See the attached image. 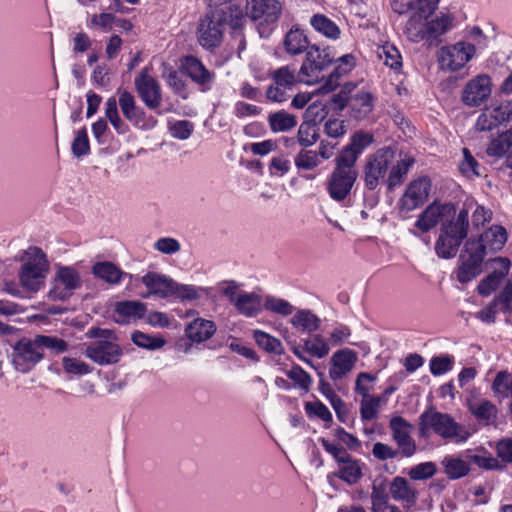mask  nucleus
<instances>
[{
    "label": "nucleus",
    "instance_id": "nucleus-1",
    "mask_svg": "<svg viewBox=\"0 0 512 512\" xmlns=\"http://www.w3.org/2000/svg\"><path fill=\"white\" fill-rule=\"evenodd\" d=\"M329 103L334 111L349 108L350 116L357 120L366 119L374 109L375 97L367 91L357 90L356 84L347 82L341 86L337 94H333Z\"/></svg>",
    "mask_w": 512,
    "mask_h": 512
},
{
    "label": "nucleus",
    "instance_id": "nucleus-2",
    "mask_svg": "<svg viewBox=\"0 0 512 512\" xmlns=\"http://www.w3.org/2000/svg\"><path fill=\"white\" fill-rule=\"evenodd\" d=\"M418 426L421 436H427L430 431H433L443 439H453L458 443L465 442L470 436L451 415L439 412L432 406L419 416Z\"/></svg>",
    "mask_w": 512,
    "mask_h": 512
},
{
    "label": "nucleus",
    "instance_id": "nucleus-3",
    "mask_svg": "<svg viewBox=\"0 0 512 512\" xmlns=\"http://www.w3.org/2000/svg\"><path fill=\"white\" fill-rule=\"evenodd\" d=\"M142 283L148 288L149 293L152 295H156L160 298L173 297L181 301L198 300L201 297V292L204 291L201 287L180 284L172 278L155 272L145 274L142 277Z\"/></svg>",
    "mask_w": 512,
    "mask_h": 512
},
{
    "label": "nucleus",
    "instance_id": "nucleus-4",
    "mask_svg": "<svg viewBox=\"0 0 512 512\" xmlns=\"http://www.w3.org/2000/svg\"><path fill=\"white\" fill-rule=\"evenodd\" d=\"M468 217V210L463 208L454 220L443 223L435 244V251L439 257L450 259L456 255L459 246L468 234Z\"/></svg>",
    "mask_w": 512,
    "mask_h": 512
},
{
    "label": "nucleus",
    "instance_id": "nucleus-5",
    "mask_svg": "<svg viewBox=\"0 0 512 512\" xmlns=\"http://www.w3.org/2000/svg\"><path fill=\"white\" fill-rule=\"evenodd\" d=\"M24 263L19 270V280L23 288L37 292L44 285L49 271V262L45 253L38 247L32 246L25 251Z\"/></svg>",
    "mask_w": 512,
    "mask_h": 512
},
{
    "label": "nucleus",
    "instance_id": "nucleus-6",
    "mask_svg": "<svg viewBox=\"0 0 512 512\" xmlns=\"http://www.w3.org/2000/svg\"><path fill=\"white\" fill-rule=\"evenodd\" d=\"M228 24V12L223 8L208 11L200 19L197 28L199 44L205 49L218 47L223 38V33Z\"/></svg>",
    "mask_w": 512,
    "mask_h": 512
},
{
    "label": "nucleus",
    "instance_id": "nucleus-7",
    "mask_svg": "<svg viewBox=\"0 0 512 512\" xmlns=\"http://www.w3.org/2000/svg\"><path fill=\"white\" fill-rule=\"evenodd\" d=\"M321 444L339 466L334 476L348 485L357 484L363 476L362 468L364 464L359 459L352 457L347 449L341 445L331 443L325 438L321 439Z\"/></svg>",
    "mask_w": 512,
    "mask_h": 512
},
{
    "label": "nucleus",
    "instance_id": "nucleus-8",
    "mask_svg": "<svg viewBox=\"0 0 512 512\" xmlns=\"http://www.w3.org/2000/svg\"><path fill=\"white\" fill-rule=\"evenodd\" d=\"M334 61L330 49L320 50L317 45H311L306 52V59L298 72L300 82L313 84L318 82L323 76L321 72Z\"/></svg>",
    "mask_w": 512,
    "mask_h": 512
},
{
    "label": "nucleus",
    "instance_id": "nucleus-9",
    "mask_svg": "<svg viewBox=\"0 0 512 512\" xmlns=\"http://www.w3.org/2000/svg\"><path fill=\"white\" fill-rule=\"evenodd\" d=\"M395 159V150L386 146L378 149L367 158L364 166V183L368 190H375L380 180L384 182L389 166Z\"/></svg>",
    "mask_w": 512,
    "mask_h": 512
},
{
    "label": "nucleus",
    "instance_id": "nucleus-10",
    "mask_svg": "<svg viewBox=\"0 0 512 512\" xmlns=\"http://www.w3.org/2000/svg\"><path fill=\"white\" fill-rule=\"evenodd\" d=\"M81 287L82 279L76 269L70 266H59L48 296L52 300L66 301L74 294L75 290Z\"/></svg>",
    "mask_w": 512,
    "mask_h": 512
},
{
    "label": "nucleus",
    "instance_id": "nucleus-11",
    "mask_svg": "<svg viewBox=\"0 0 512 512\" xmlns=\"http://www.w3.org/2000/svg\"><path fill=\"white\" fill-rule=\"evenodd\" d=\"M430 189L431 181L427 176L411 181L398 201L400 211L411 212L424 205L428 200Z\"/></svg>",
    "mask_w": 512,
    "mask_h": 512
},
{
    "label": "nucleus",
    "instance_id": "nucleus-12",
    "mask_svg": "<svg viewBox=\"0 0 512 512\" xmlns=\"http://www.w3.org/2000/svg\"><path fill=\"white\" fill-rule=\"evenodd\" d=\"M492 92L491 78L487 74H478L469 80L461 93V101L465 106L474 108L485 103Z\"/></svg>",
    "mask_w": 512,
    "mask_h": 512
},
{
    "label": "nucleus",
    "instance_id": "nucleus-13",
    "mask_svg": "<svg viewBox=\"0 0 512 512\" xmlns=\"http://www.w3.org/2000/svg\"><path fill=\"white\" fill-rule=\"evenodd\" d=\"M475 54V46L465 42L443 47L439 55V63L443 69L458 71L468 63Z\"/></svg>",
    "mask_w": 512,
    "mask_h": 512
},
{
    "label": "nucleus",
    "instance_id": "nucleus-14",
    "mask_svg": "<svg viewBox=\"0 0 512 512\" xmlns=\"http://www.w3.org/2000/svg\"><path fill=\"white\" fill-rule=\"evenodd\" d=\"M512 120V101H503L499 105L485 108L478 116L475 129L479 132L492 131Z\"/></svg>",
    "mask_w": 512,
    "mask_h": 512
},
{
    "label": "nucleus",
    "instance_id": "nucleus-15",
    "mask_svg": "<svg viewBox=\"0 0 512 512\" xmlns=\"http://www.w3.org/2000/svg\"><path fill=\"white\" fill-rule=\"evenodd\" d=\"M135 89L149 109H156L162 101L161 87L158 81L149 75V68L144 67L134 80Z\"/></svg>",
    "mask_w": 512,
    "mask_h": 512
},
{
    "label": "nucleus",
    "instance_id": "nucleus-16",
    "mask_svg": "<svg viewBox=\"0 0 512 512\" xmlns=\"http://www.w3.org/2000/svg\"><path fill=\"white\" fill-rule=\"evenodd\" d=\"M86 356L98 365H112L119 362L123 350L112 340L99 339L87 345Z\"/></svg>",
    "mask_w": 512,
    "mask_h": 512
},
{
    "label": "nucleus",
    "instance_id": "nucleus-17",
    "mask_svg": "<svg viewBox=\"0 0 512 512\" xmlns=\"http://www.w3.org/2000/svg\"><path fill=\"white\" fill-rule=\"evenodd\" d=\"M477 247H468L464 244V250L459 257L461 264L457 270V280L460 283H468L482 272L481 266L485 256L479 252L481 245Z\"/></svg>",
    "mask_w": 512,
    "mask_h": 512
},
{
    "label": "nucleus",
    "instance_id": "nucleus-18",
    "mask_svg": "<svg viewBox=\"0 0 512 512\" xmlns=\"http://www.w3.org/2000/svg\"><path fill=\"white\" fill-rule=\"evenodd\" d=\"M507 231L501 225H492L489 229L484 231L478 239L469 238L466 241V246L478 248L481 245L479 251L483 256H486L487 252L497 253L499 252L507 242Z\"/></svg>",
    "mask_w": 512,
    "mask_h": 512
},
{
    "label": "nucleus",
    "instance_id": "nucleus-19",
    "mask_svg": "<svg viewBox=\"0 0 512 512\" xmlns=\"http://www.w3.org/2000/svg\"><path fill=\"white\" fill-rule=\"evenodd\" d=\"M357 177L358 172L334 169L327 181V192L329 196L337 202L345 200L350 194Z\"/></svg>",
    "mask_w": 512,
    "mask_h": 512
},
{
    "label": "nucleus",
    "instance_id": "nucleus-20",
    "mask_svg": "<svg viewBox=\"0 0 512 512\" xmlns=\"http://www.w3.org/2000/svg\"><path fill=\"white\" fill-rule=\"evenodd\" d=\"M392 438L398 445L403 457H411L416 452L415 441L410 436L412 425L401 416H394L389 421Z\"/></svg>",
    "mask_w": 512,
    "mask_h": 512
},
{
    "label": "nucleus",
    "instance_id": "nucleus-21",
    "mask_svg": "<svg viewBox=\"0 0 512 512\" xmlns=\"http://www.w3.org/2000/svg\"><path fill=\"white\" fill-rule=\"evenodd\" d=\"M43 357L44 353L35 345V337L33 339L23 338L14 345V364L17 368L21 365H26L25 368L20 369L21 371L35 366Z\"/></svg>",
    "mask_w": 512,
    "mask_h": 512
},
{
    "label": "nucleus",
    "instance_id": "nucleus-22",
    "mask_svg": "<svg viewBox=\"0 0 512 512\" xmlns=\"http://www.w3.org/2000/svg\"><path fill=\"white\" fill-rule=\"evenodd\" d=\"M246 14L252 20H263L270 24L278 20L281 13V4L278 0H247Z\"/></svg>",
    "mask_w": 512,
    "mask_h": 512
},
{
    "label": "nucleus",
    "instance_id": "nucleus-23",
    "mask_svg": "<svg viewBox=\"0 0 512 512\" xmlns=\"http://www.w3.org/2000/svg\"><path fill=\"white\" fill-rule=\"evenodd\" d=\"M455 212L454 204H438L434 201L419 215L415 226L422 232H428L438 224L442 217L454 215Z\"/></svg>",
    "mask_w": 512,
    "mask_h": 512
},
{
    "label": "nucleus",
    "instance_id": "nucleus-24",
    "mask_svg": "<svg viewBox=\"0 0 512 512\" xmlns=\"http://www.w3.org/2000/svg\"><path fill=\"white\" fill-rule=\"evenodd\" d=\"M182 69L193 82L201 87V91L206 92L211 89V83L215 75L206 69L198 58L186 56L182 64Z\"/></svg>",
    "mask_w": 512,
    "mask_h": 512
},
{
    "label": "nucleus",
    "instance_id": "nucleus-25",
    "mask_svg": "<svg viewBox=\"0 0 512 512\" xmlns=\"http://www.w3.org/2000/svg\"><path fill=\"white\" fill-rule=\"evenodd\" d=\"M146 311V304L141 301H117L114 305V321L118 324H128L132 320L142 319Z\"/></svg>",
    "mask_w": 512,
    "mask_h": 512
},
{
    "label": "nucleus",
    "instance_id": "nucleus-26",
    "mask_svg": "<svg viewBox=\"0 0 512 512\" xmlns=\"http://www.w3.org/2000/svg\"><path fill=\"white\" fill-rule=\"evenodd\" d=\"M492 261L498 263L500 269L489 273L479 282L477 291L483 297L489 296L499 287L501 280L508 275L511 267V262L506 257H496Z\"/></svg>",
    "mask_w": 512,
    "mask_h": 512
},
{
    "label": "nucleus",
    "instance_id": "nucleus-27",
    "mask_svg": "<svg viewBox=\"0 0 512 512\" xmlns=\"http://www.w3.org/2000/svg\"><path fill=\"white\" fill-rule=\"evenodd\" d=\"M471 415L483 426L494 425L498 418V408L487 399H472L467 401Z\"/></svg>",
    "mask_w": 512,
    "mask_h": 512
},
{
    "label": "nucleus",
    "instance_id": "nucleus-28",
    "mask_svg": "<svg viewBox=\"0 0 512 512\" xmlns=\"http://www.w3.org/2000/svg\"><path fill=\"white\" fill-rule=\"evenodd\" d=\"M356 360V352L351 349L345 348L335 352L331 357V368L329 370L330 378L332 380L343 378L352 370Z\"/></svg>",
    "mask_w": 512,
    "mask_h": 512
},
{
    "label": "nucleus",
    "instance_id": "nucleus-29",
    "mask_svg": "<svg viewBox=\"0 0 512 512\" xmlns=\"http://www.w3.org/2000/svg\"><path fill=\"white\" fill-rule=\"evenodd\" d=\"M453 20L451 14L442 13L440 17L428 21L417 33L421 39L436 40L448 31Z\"/></svg>",
    "mask_w": 512,
    "mask_h": 512
},
{
    "label": "nucleus",
    "instance_id": "nucleus-30",
    "mask_svg": "<svg viewBox=\"0 0 512 512\" xmlns=\"http://www.w3.org/2000/svg\"><path fill=\"white\" fill-rule=\"evenodd\" d=\"M217 327L211 320L196 318L185 328V335L192 342L201 343L210 339L216 332Z\"/></svg>",
    "mask_w": 512,
    "mask_h": 512
},
{
    "label": "nucleus",
    "instance_id": "nucleus-31",
    "mask_svg": "<svg viewBox=\"0 0 512 512\" xmlns=\"http://www.w3.org/2000/svg\"><path fill=\"white\" fill-rule=\"evenodd\" d=\"M119 106L125 119L134 125H138L144 119V111L141 107L136 105L134 96L127 90L118 89Z\"/></svg>",
    "mask_w": 512,
    "mask_h": 512
},
{
    "label": "nucleus",
    "instance_id": "nucleus-32",
    "mask_svg": "<svg viewBox=\"0 0 512 512\" xmlns=\"http://www.w3.org/2000/svg\"><path fill=\"white\" fill-rule=\"evenodd\" d=\"M390 493L395 501L406 502L409 506H413L417 502L418 492L403 477L397 476L392 479Z\"/></svg>",
    "mask_w": 512,
    "mask_h": 512
},
{
    "label": "nucleus",
    "instance_id": "nucleus-33",
    "mask_svg": "<svg viewBox=\"0 0 512 512\" xmlns=\"http://www.w3.org/2000/svg\"><path fill=\"white\" fill-rule=\"evenodd\" d=\"M284 48L290 55H299L307 52L310 48L309 41L304 31L297 26H293L285 35Z\"/></svg>",
    "mask_w": 512,
    "mask_h": 512
},
{
    "label": "nucleus",
    "instance_id": "nucleus-34",
    "mask_svg": "<svg viewBox=\"0 0 512 512\" xmlns=\"http://www.w3.org/2000/svg\"><path fill=\"white\" fill-rule=\"evenodd\" d=\"M239 314L246 317H255L261 310V297L254 292H240L233 304Z\"/></svg>",
    "mask_w": 512,
    "mask_h": 512
},
{
    "label": "nucleus",
    "instance_id": "nucleus-35",
    "mask_svg": "<svg viewBox=\"0 0 512 512\" xmlns=\"http://www.w3.org/2000/svg\"><path fill=\"white\" fill-rule=\"evenodd\" d=\"M290 323L295 329L311 334L319 329L321 320L311 310L301 309L294 314Z\"/></svg>",
    "mask_w": 512,
    "mask_h": 512
},
{
    "label": "nucleus",
    "instance_id": "nucleus-36",
    "mask_svg": "<svg viewBox=\"0 0 512 512\" xmlns=\"http://www.w3.org/2000/svg\"><path fill=\"white\" fill-rule=\"evenodd\" d=\"M272 132H288L297 126V117L285 110L270 113L267 118Z\"/></svg>",
    "mask_w": 512,
    "mask_h": 512
},
{
    "label": "nucleus",
    "instance_id": "nucleus-37",
    "mask_svg": "<svg viewBox=\"0 0 512 512\" xmlns=\"http://www.w3.org/2000/svg\"><path fill=\"white\" fill-rule=\"evenodd\" d=\"M440 0H416L412 4V8L415 10L411 18L407 23V30L412 27L416 28V24H419L423 19H427L431 16L434 11L438 8Z\"/></svg>",
    "mask_w": 512,
    "mask_h": 512
},
{
    "label": "nucleus",
    "instance_id": "nucleus-38",
    "mask_svg": "<svg viewBox=\"0 0 512 512\" xmlns=\"http://www.w3.org/2000/svg\"><path fill=\"white\" fill-rule=\"evenodd\" d=\"M414 162L413 158L407 157L391 167L388 178L385 181L389 191H393L395 187L403 183L404 178L413 166Z\"/></svg>",
    "mask_w": 512,
    "mask_h": 512
},
{
    "label": "nucleus",
    "instance_id": "nucleus-39",
    "mask_svg": "<svg viewBox=\"0 0 512 512\" xmlns=\"http://www.w3.org/2000/svg\"><path fill=\"white\" fill-rule=\"evenodd\" d=\"M93 274L110 284H117L126 275L115 264L111 262H97L92 267Z\"/></svg>",
    "mask_w": 512,
    "mask_h": 512
},
{
    "label": "nucleus",
    "instance_id": "nucleus-40",
    "mask_svg": "<svg viewBox=\"0 0 512 512\" xmlns=\"http://www.w3.org/2000/svg\"><path fill=\"white\" fill-rule=\"evenodd\" d=\"M442 465L447 477L450 480L460 479L470 472V467L467 461L453 456H446L442 460Z\"/></svg>",
    "mask_w": 512,
    "mask_h": 512
},
{
    "label": "nucleus",
    "instance_id": "nucleus-41",
    "mask_svg": "<svg viewBox=\"0 0 512 512\" xmlns=\"http://www.w3.org/2000/svg\"><path fill=\"white\" fill-rule=\"evenodd\" d=\"M35 345L42 353L47 350L53 355H59L68 350V343L64 339L50 335H36Z\"/></svg>",
    "mask_w": 512,
    "mask_h": 512
},
{
    "label": "nucleus",
    "instance_id": "nucleus-42",
    "mask_svg": "<svg viewBox=\"0 0 512 512\" xmlns=\"http://www.w3.org/2000/svg\"><path fill=\"white\" fill-rule=\"evenodd\" d=\"M310 24L316 31L322 33L328 38L337 39L340 36L339 27L323 14L313 15L311 17Z\"/></svg>",
    "mask_w": 512,
    "mask_h": 512
},
{
    "label": "nucleus",
    "instance_id": "nucleus-43",
    "mask_svg": "<svg viewBox=\"0 0 512 512\" xmlns=\"http://www.w3.org/2000/svg\"><path fill=\"white\" fill-rule=\"evenodd\" d=\"M328 107L332 109L329 101L327 103L317 101L311 103L304 112L303 121L317 127L327 117L329 113Z\"/></svg>",
    "mask_w": 512,
    "mask_h": 512
},
{
    "label": "nucleus",
    "instance_id": "nucleus-44",
    "mask_svg": "<svg viewBox=\"0 0 512 512\" xmlns=\"http://www.w3.org/2000/svg\"><path fill=\"white\" fill-rule=\"evenodd\" d=\"M253 338L257 345L266 352L273 353L276 355H281L283 353V346L278 338L262 330H254Z\"/></svg>",
    "mask_w": 512,
    "mask_h": 512
},
{
    "label": "nucleus",
    "instance_id": "nucleus-45",
    "mask_svg": "<svg viewBox=\"0 0 512 512\" xmlns=\"http://www.w3.org/2000/svg\"><path fill=\"white\" fill-rule=\"evenodd\" d=\"M494 395L500 399L512 397V378L507 371H499L491 385Z\"/></svg>",
    "mask_w": 512,
    "mask_h": 512
},
{
    "label": "nucleus",
    "instance_id": "nucleus-46",
    "mask_svg": "<svg viewBox=\"0 0 512 512\" xmlns=\"http://www.w3.org/2000/svg\"><path fill=\"white\" fill-rule=\"evenodd\" d=\"M131 340L136 346L147 350H157L166 344V340L164 338L154 337L141 331L133 332L131 335Z\"/></svg>",
    "mask_w": 512,
    "mask_h": 512
},
{
    "label": "nucleus",
    "instance_id": "nucleus-47",
    "mask_svg": "<svg viewBox=\"0 0 512 512\" xmlns=\"http://www.w3.org/2000/svg\"><path fill=\"white\" fill-rule=\"evenodd\" d=\"M383 398L381 396H370L362 399L360 404V415L363 421H372L378 417L379 408Z\"/></svg>",
    "mask_w": 512,
    "mask_h": 512
},
{
    "label": "nucleus",
    "instance_id": "nucleus-48",
    "mask_svg": "<svg viewBox=\"0 0 512 512\" xmlns=\"http://www.w3.org/2000/svg\"><path fill=\"white\" fill-rule=\"evenodd\" d=\"M359 155L349 145H346L335 159V168L347 172H357L355 168Z\"/></svg>",
    "mask_w": 512,
    "mask_h": 512
},
{
    "label": "nucleus",
    "instance_id": "nucleus-49",
    "mask_svg": "<svg viewBox=\"0 0 512 512\" xmlns=\"http://www.w3.org/2000/svg\"><path fill=\"white\" fill-rule=\"evenodd\" d=\"M304 350L310 353L313 356L318 358H323L328 355L330 348L323 336L320 334H316L312 337V339H304Z\"/></svg>",
    "mask_w": 512,
    "mask_h": 512
},
{
    "label": "nucleus",
    "instance_id": "nucleus-50",
    "mask_svg": "<svg viewBox=\"0 0 512 512\" xmlns=\"http://www.w3.org/2000/svg\"><path fill=\"white\" fill-rule=\"evenodd\" d=\"M289 379L294 382V386L300 388L307 393L312 384L311 376L299 365L295 364L286 372Z\"/></svg>",
    "mask_w": 512,
    "mask_h": 512
},
{
    "label": "nucleus",
    "instance_id": "nucleus-51",
    "mask_svg": "<svg viewBox=\"0 0 512 512\" xmlns=\"http://www.w3.org/2000/svg\"><path fill=\"white\" fill-rule=\"evenodd\" d=\"M271 77L276 85L283 86L285 88L291 87L297 82V80L299 81L298 75H295V69L291 68L289 65L276 69L272 73Z\"/></svg>",
    "mask_w": 512,
    "mask_h": 512
},
{
    "label": "nucleus",
    "instance_id": "nucleus-52",
    "mask_svg": "<svg viewBox=\"0 0 512 512\" xmlns=\"http://www.w3.org/2000/svg\"><path fill=\"white\" fill-rule=\"evenodd\" d=\"M264 309L282 316H288L292 314L294 307L284 299L267 296L264 302Z\"/></svg>",
    "mask_w": 512,
    "mask_h": 512
},
{
    "label": "nucleus",
    "instance_id": "nucleus-53",
    "mask_svg": "<svg viewBox=\"0 0 512 512\" xmlns=\"http://www.w3.org/2000/svg\"><path fill=\"white\" fill-rule=\"evenodd\" d=\"M297 139L303 147L312 146L319 139L318 128L303 121L299 126Z\"/></svg>",
    "mask_w": 512,
    "mask_h": 512
},
{
    "label": "nucleus",
    "instance_id": "nucleus-54",
    "mask_svg": "<svg viewBox=\"0 0 512 512\" xmlns=\"http://www.w3.org/2000/svg\"><path fill=\"white\" fill-rule=\"evenodd\" d=\"M72 153L75 157H83L90 152V143L88 139L87 129L85 127L76 132L75 138L71 145Z\"/></svg>",
    "mask_w": 512,
    "mask_h": 512
},
{
    "label": "nucleus",
    "instance_id": "nucleus-55",
    "mask_svg": "<svg viewBox=\"0 0 512 512\" xmlns=\"http://www.w3.org/2000/svg\"><path fill=\"white\" fill-rule=\"evenodd\" d=\"M437 472V467L433 462H423L413 466L408 475L410 479L419 481L433 477Z\"/></svg>",
    "mask_w": 512,
    "mask_h": 512
},
{
    "label": "nucleus",
    "instance_id": "nucleus-56",
    "mask_svg": "<svg viewBox=\"0 0 512 512\" xmlns=\"http://www.w3.org/2000/svg\"><path fill=\"white\" fill-rule=\"evenodd\" d=\"M320 164L318 154L312 150L302 149L295 157L298 169L312 170Z\"/></svg>",
    "mask_w": 512,
    "mask_h": 512
},
{
    "label": "nucleus",
    "instance_id": "nucleus-57",
    "mask_svg": "<svg viewBox=\"0 0 512 512\" xmlns=\"http://www.w3.org/2000/svg\"><path fill=\"white\" fill-rule=\"evenodd\" d=\"M348 127L345 120L338 118H329L324 124V133L333 139L343 137L347 133Z\"/></svg>",
    "mask_w": 512,
    "mask_h": 512
},
{
    "label": "nucleus",
    "instance_id": "nucleus-58",
    "mask_svg": "<svg viewBox=\"0 0 512 512\" xmlns=\"http://www.w3.org/2000/svg\"><path fill=\"white\" fill-rule=\"evenodd\" d=\"M350 70L343 67L342 65H337L334 70L329 74L327 79L324 81L322 86L319 88L320 93H330L333 92L339 86V79L347 74Z\"/></svg>",
    "mask_w": 512,
    "mask_h": 512
},
{
    "label": "nucleus",
    "instance_id": "nucleus-59",
    "mask_svg": "<svg viewBox=\"0 0 512 512\" xmlns=\"http://www.w3.org/2000/svg\"><path fill=\"white\" fill-rule=\"evenodd\" d=\"M493 301L500 305L499 310L503 313H512V281L506 282L500 293L495 296Z\"/></svg>",
    "mask_w": 512,
    "mask_h": 512
},
{
    "label": "nucleus",
    "instance_id": "nucleus-60",
    "mask_svg": "<svg viewBox=\"0 0 512 512\" xmlns=\"http://www.w3.org/2000/svg\"><path fill=\"white\" fill-rule=\"evenodd\" d=\"M373 140L372 134L359 130L351 136L348 145L360 156L364 149L372 144Z\"/></svg>",
    "mask_w": 512,
    "mask_h": 512
},
{
    "label": "nucleus",
    "instance_id": "nucleus-61",
    "mask_svg": "<svg viewBox=\"0 0 512 512\" xmlns=\"http://www.w3.org/2000/svg\"><path fill=\"white\" fill-rule=\"evenodd\" d=\"M306 413L309 416H316L324 422L332 421V414L321 401L317 400L314 402H306L305 404Z\"/></svg>",
    "mask_w": 512,
    "mask_h": 512
},
{
    "label": "nucleus",
    "instance_id": "nucleus-62",
    "mask_svg": "<svg viewBox=\"0 0 512 512\" xmlns=\"http://www.w3.org/2000/svg\"><path fill=\"white\" fill-rule=\"evenodd\" d=\"M63 368L69 374L86 375L92 371V368L85 362L75 358L64 357Z\"/></svg>",
    "mask_w": 512,
    "mask_h": 512
},
{
    "label": "nucleus",
    "instance_id": "nucleus-63",
    "mask_svg": "<svg viewBox=\"0 0 512 512\" xmlns=\"http://www.w3.org/2000/svg\"><path fill=\"white\" fill-rule=\"evenodd\" d=\"M462 152L464 159L460 164L461 172L467 177L480 176V172L478 171L479 163L473 157L469 149L463 148Z\"/></svg>",
    "mask_w": 512,
    "mask_h": 512
},
{
    "label": "nucleus",
    "instance_id": "nucleus-64",
    "mask_svg": "<svg viewBox=\"0 0 512 512\" xmlns=\"http://www.w3.org/2000/svg\"><path fill=\"white\" fill-rule=\"evenodd\" d=\"M453 366V359L450 356H436L430 360V371L438 376L450 371Z\"/></svg>",
    "mask_w": 512,
    "mask_h": 512
}]
</instances>
